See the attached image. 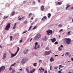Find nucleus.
<instances>
[{"label":"nucleus","mask_w":73,"mask_h":73,"mask_svg":"<svg viewBox=\"0 0 73 73\" xmlns=\"http://www.w3.org/2000/svg\"><path fill=\"white\" fill-rule=\"evenodd\" d=\"M69 7H70V5H68L66 7V10H67V9H68V8H69Z\"/></svg>","instance_id":"nucleus-26"},{"label":"nucleus","mask_w":73,"mask_h":73,"mask_svg":"<svg viewBox=\"0 0 73 73\" xmlns=\"http://www.w3.org/2000/svg\"><path fill=\"white\" fill-rule=\"evenodd\" d=\"M32 15V13H30L29 15V18H30V17H31Z\"/></svg>","instance_id":"nucleus-24"},{"label":"nucleus","mask_w":73,"mask_h":73,"mask_svg":"<svg viewBox=\"0 0 73 73\" xmlns=\"http://www.w3.org/2000/svg\"><path fill=\"white\" fill-rule=\"evenodd\" d=\"M33 24H34V23H32L31 24V25H33Z\"/></svg>","instance_id":"nucleus-57"},{"label":"nucleus","mask_w":73,"mask_h":73,"mask_svg":"<svg viewBox=\"0 0 73 73\" xmlns=\"http://www.w3.org/2000/svg\"><path fill=\"white\" fill-rule=\"evenodd\" d=\"M39 47L40 45H38V43L37 42H36L35 43V46L34 48L35 49H37V48H39Z\"/></svg>","instance_id":"nucleus-5"},{"label":"nucleus","mask_w":73,"mask_h":73,"mask_svg":"<svg viewBox=\"0 0 73 73\" xmlns=\"http://www.w3.org/2000/svg\"><path fill=\"white\" fill-rule=\"evenodd\" d=\"M68 73H73V72H68Z\"/></svg>","instance_id":"nucleus-61"},{"label":"nucleus","mask_w":73,"mask_h":73,"mask_svg":"<svg viewBox=\"0 0 73 73\" xmlns=\"http://www.w3.org/2000/svg\"><path fill=\"white\" fill-rule=\"evenodd\" d=\"M71 61H73V58H71Z\"/></svg>","instance_id":"nucleus-52"},{"label":"nucleus","mask_w":73,"mask_h":73,"mask_svg":"<svg viewBox=\"0 0 73 73\" xmlns=\"http://www.w3.org/2000/svg\"><path fill=\"white\" fill-rule=\"evenodd\" d=\"M14 66L13 64L11 65V67H12V66Z\"/></svg>","instance_id":"nucleus-51"},{"label":"nucleus","mask_w":73,"mask_h":73,"mask_svg":"<svg viewBox=\"0 0 73 73\" xmlns=\"http://www.w3.org/2000/svg\"><path fill=\"white\" fill-rule=\"evenodd\" d=\"M42 39L43 41H46V38H42Z\"/></svg>","instance_id":"nucleus-33"},{"label":"nucleus","mask_w":73,"mask_h":73,"mask_svg":"<svg viewBox=\"0 0 73 73\" xmlns=\"http://www.w3.org/2000/svg\"><path fill=\"white\" fill-rule=\"evenodd\" d=\"M61 4H62L61 2H59L57 3L58 5H61Z\"/></svg>","instance_id":"nucleus-30"},{"label":"nucleus","mask_w":73,"mask_h":73,"mask_svg":"<svg viewBox=\"0 0 73 73\" xmlns=\"http://www.w3.org/2000/svg\"><path fill=\"white\" fill-rule=\"evenodd\" d=\"M5 69V67L4 66H2L0 68V73H1V71Z\"/></svg>","instance_id":"nucleus-7"},{"label":"nucleus","mask_w":73,"mask_h":73,"mask_svg":"<svg viewBox=\"0 0 73 73\" xmlns=\"http://www.w3.org/2000/svg\"><path fill=\"white\" fill-rule=\"evenodd\" d=\"M46 32L48 35H50L53 34V31L52 30L49 29Z\"/></svg>","instance_id":"nucleus-3"},{"label":"nucleus","mask_w":73,"mask_h":73,"mask_svg":"<svg viewBox=\"0 0 73 73\" xmlns=\"http://www.w3.org/2000/svg\"><path fill=\"white\" fill-rule=\"evenodd\" d=\"M48 72L49 73H50V70H48Z\"/></svg>","instance_id":"nucleus-58"},{"label":"nucleus","mask_w":73,"mask_h":73,"mask_svg":"<svg viewBox=\"0 0 73 73\" xmlns=\"http://www.w3.org/2000/svg\"><path fill=\"white\" fill-rule=\"evenodd\" d=\"M71 9H73V7H71Z\"/></svg>","instance_id":"nucleus-62"},{"label":"nucleus","mask_w":73,"mask_h":73,"mask_svg":"<svg viewBox=\"0 0 73 73\" xmlns=\"http://www.w3.org/2000/svg\"><path fill=\"white\" fill-rule=\"evenodd\" d=\"M50 40L52 42H54L56 41V39L55 38H53L51 39Z\"/></svg>","instance_id":"nucleus-9"},{"label":"nucleus","mask_w":73,"mask_h":73,"mask_svg":"<svg viewBox=\"0 0 73 73\" xmlns=\"http://www.w3.org/2000/svg\"><path fill=\"white\" fill-rule=\"evenodd\" d=\"M36 64H37L36 63H35L33 65H34V66H36Z\"/></svg>","instance_id":"nucleus-34"},{"label":"nucleus","mask_w":73,"mask_h":73,"mask_svg":"<svg viewBox=\"0 0 73 73\" xmlns=\"http://www.w3.org/2000/svg\"><path fill=\"white\" fill-rule=\"evenodd\" d=\"M33 4H34V5H35V1H34V2H33Z\"/></svg>","instance_id":"nucleus-45"},{"label":"nucleus","mask_w":73,"mask_h":73,"mask_svg":"<svg viewBox=\"0 0 73 73\" xmlns=\"http://www.w3.org/2000/svg\"><path fill=\"white\" fill-rule=\"evenodd\" d=\"M58 44V42L56 41L54 43V44H55V45H56L57 44Z\"/></svg>","instance_id":"nucleus-32"},{"label":"nucleus","mask_w":73,"mask_h":73,"mask_svg":"<svg viewBox=\"0 0 73 73\" xmlns=\"http://www.w3.org/2000/svg\"><path fill=\"white\" fill-rule=\"evenodd\" d=\"M23 41V39H21V40L20 41V42H22Z\"/></svg>","instance_id":"nucleus-43"},{"label":"nucleus","mask_w":73,"mask_h":73,"mask_svg":"<svg viewBox=\"0 0 73 73\" xmlns=\"http://www.w3.org/2000/svg\"><path fill=\"white\" fill-rule=\"evenodd\" d=\"M50 61H51V62H52V61H54V59L52 57H51L50 59Z\"/></svg>","instance_id":"nucleus-18"},{"label":"nucleus","mask_w":73,"mask_h":73,"mask_svg":"<svg viewBox=\"0 0 73 73\" xmlns=\"http://www.w3.org/2000/svg\"><path fill=\"white\" fill-rule=\"evenodd\" d=\"M19 50H20V48H19V47H17V52H16V53L17 54V53H18V52H19Z\"/></svg>","instance_id":"nucleus-19"},{"label":"nucleus","mask_w":73,"mask_h":73,"mask_svg":"<svg viewBox=\"0 0 73 73\" xmlns=\"http://www.w3.org/2000/svg\"><path fill=\"white\" fill-rule=\"evenodd\" d=\"M48 17L49 19H50V16H52V15H51V14L50 13H49L48 14Z\"/></svg>","instance_id":"nucleus-13"},{"label":"nucleus","mask_w":73,"mask_h":73,"mask_svg":"<svg viewBox=\"0 0 73 73\" xmlns=\"http://www.w3.org/2000/svg\"><path fill=\"white\" fill-rule=\"evenodd\" d=\"M32 39H33V38H31L30 40V42H31V40H32Z\"/></svg>","instance_id":"nucleus-54"},{"label":"nucleus","mask_w":73,"mask_h":73,"mask_svg":"<svg viewBox=\"0 0 73 73\" xmlns=\"http://www.w3.org/2000/svg\"><path fill=\"white\" fill-rule=\"evenodd\" d=\"M6 57H7V54H6V52H5L3 53V56L2 59L3 60H4L5 59V58H6Z\"/></svg>","instance_id":"nucleus-8"},{"label":"nucleus","mask_w":73,"mask_h":73,"mask_svg":"<svg viewBox=\"0 0 73 73\" xmlns=\"http://www.w3.org/2000/svg\"><path fill=\"white\" fill-rule=\"evenodd\" d=\"M15 14V11H13L11 13V16H13Z\"/></svg>","instance_id":"nucleus-15"},{"label":"nucleus","mask_w":73,"mask_h":73,"mask_svg":"<svg viewBox=\"0 0 73 73\" xmlns=\"http://www.w3.org/2000/svg\"><path fill=\"white\" fill-rule=\"evenodd\" d=\"M19 70H22V69H20Z\"/></svg>","instance_id":"nucleus-63"},{"label":"nucleus","mask_w":73,"mask_h":73,"mask_svg":"<svg viewBox=\"0 0 73 73\" xmlns=\"http://www.w3.org/2000/svg\"><path fill=\"white\" fill-rule=\"evenodd\" d=\"M36 28H37V27L36 26H35L33 28V29H36Z\"/></svg>","instance_id":"nucleus-37"},{"label":"nucleus","mask_w":73,"mask_h":73,"mask_svg":"<svg viewBox=\"0 0 73 73\" xmlns=\"http://www.w3.org/2000/svg\"><path fill=\"white\" fill-rule=\"evenodd\" d=\"M59 47H60V48H63L64 46H63V45H62L61 44L60 46Z\"/></svg>","instance_id":"nucleus-39"},{"label":"nucleus","mask_w":73,"mask_h":73,"mask_svg":"<svg viewBox=\"0 0 73 73\" xmlns=\"http://www.w3.org/2000/svg\"><path fill=\"white\" fill-rule=\"evenodd\" d=\"M27 52H28V50H25L24 51V53L25 54H26L27 53Z\"/></svg>","instance_id":"nucleus-21"},{"label":"nucleus","mask_w":73,"mask_h":73,"mask_svg":"<svg viewBox=\"0 0 73 73\" xmlns=\"http://www.w3.org/2000/svg\"><path fill=\"white\" fill-rule=\"evenodd\" d=\"M55 56H58V55H56Z\"/></svg>","instance_id":"nucleus-64"},{"label":"nucleus","mask_w":73,"mask_h":73,"mask_svg":"<svg viewBox=\"0 0 73 73\" xmlns=\"http://www.w3.org/2000/svg\"><path fill=\"white\" fill-rule=\"evenodd\" d=\"M26 61H27V59H26L25 58H23V59L22 60V64L26 63Z\"/></svg>","instance_id":"nucleus-6"},{"label":"nucleus","mask_w":73,"mask_h":73,"mask_svg":"<svg viewBox=\"0 0 73 73\" xmlns=\"http://www.w3.org/2000/svg\"><path fill=\"white\" fill-rule=\"evenodd\" d=\"M22 19V18H19V20H21Z\"/></svg>","instance_id":"nucleus-53"},{"label":"nucleus","mask_w":73,"mask_h":73,"mask_svg":"<svg viewBox=\"0 0 73 73\" xmlns=\"http://www.w3.org/2000/svg\"><path fill=\"white\" fill-rule=\"evenodd\" d=\"M41 37V35L40 34H37L35 37V40H37L38 39H39Z\"/></svg>","instance_id":"nucleus-4"},{"label":"nucleus","mask_w":73,"mask_h":73,"mask_svg":"<svg viewBox=\"0 0 73 73\" xmlns=\"http://www.w3.org/2000/svg\"><path fill=\"white\" fill-rule=\"evenodd\" d=\"M65 56L69 55V53L68 52H66L65 54Z\"/></svg>","instance_id":"nucleus-28"},{"label":"nucleus","mask_w":73,"mask_h":73,"mask_svg":"<svg viewBox=\"0 0 73 73\" xmlns=\"http://www.w3.org/2000/svg\"><path fill=\"white\" fill-rule=\"evenodd\" d=\"M38 70L40 71V73H42V71H41V70H42V71H43V72H44V69H43V68H41L40 69H38Z\"/></svg>","instance_id":"nucleus-10"},{"label":"nucleus","mask_w":73,"mask_h":73,"mask_svg":"<svg viewBox=\"0 0 73 73\" xmlns=\"http://www.w3.org/2000/svg\"><path fill=\"white\" fill-rule=\"evenodd\" d=\"M58 27H62V25L61 24H60L58 25Z\"/></svg>","instance_id":"nucleus-44"},{"label":"nucleus","mask_w":73,"mask_h":73,"mask_svg":"<svg viewBox=\"0 0 73 73\" xmlns=\"http://www.w3.org/2000/svg\"><path fill=\"white\" fill-rule=\"evenodd\" d=\"M10 41H12V39L13 38V36H11L10 37Z\"/></svg>","instance_id":"nucleus-29"},{"label":"nucleus","mask_w":73,"mask_h":73,"mask_svg":"<svg viewBox=\"0 0 73 73\" xmlns=\"http://www.w3.org/2000/svg\"><path fill=\"white\" fill-rule=\"evenodd\" d=\"M26 70L27 71L28 73H29V69L28 68H26Z\"/></svg>","instance_id":"nucleus-27"},{"label":"nucleus","mask_w":73,"mask_h":73,"mask_svg":"<svg viewBox=\"0 0 73 73\" xmlns=\"http://www.w3.org/2000/svg\"><path fill=\"white\" fill-rule=\"evenodd\" d=\"M63 31V29H60L59 30V32H61V31Z\"/></svg>","instance_id":"nucleus-38"},{"label":"nucleus","mask_w":73,"mask_h":73,"mask_svg":"<svg viewBox=\"0 0 73 73\" xmlns=\"http://www.w3.org/2000/svg\"><path fill=\"white\" fill-rule=\"evenodd\" d=\"M10 27H11V23H9L6 26L5 30L6 31H9Z\"/></svg>","instance_id":"nucleus-2"},{"label":"nucleus","mask_w":73,"mask_h":73,"mask_svg":"<svg viewBox=\"0 0 73 73\" xmlns=\"http://www.w3.org/2000/svg\"><path fill=\"white\" fill-rule=\"evenodd\" d=\"M38 3H41V2L40 1V0H38Z\"/></svg>","instance_id":"nucleus-50"},{"label":"nucleus","mask_w":73,"mask_h":73,"mask_svg":"<svg viewBox=\"0 0 73 73\" xmlns=\"http://www.w3.org/2000/svg\"><path fill=\"white\" fill-rule=\"evenodd\" d=\"M24 23L25 24H27V21H25Z\"/></svg>","instance_id":"nucleus-41"},{"label":"nucleus","mask_w":73,"mask_h":73,"mask_svg":"<svg viewBox=\"0 0 73 73\" xmlns=\"http://www.w3.org/2000/svg\"><path fill=\"white\" fill-rule=\"evenodd\" d=\"M46 50H49V48H48V47H47L46 48Z\"/></svg>","instance_id":"nucleus-42"},{"label":"nucleus","mask_w":73,"mask_h":73,"mask_svg":"<svg viewBox=\"0 0 73 73\" xmlns=\"http://www.w3.org/2000/svg\"><path fill=\"white\" fill-rule=\"evenodd\" d=\"M16 63H14L13 64H14V65H16Z\"/></svg>","instance_id":"nucleus-60"},{"label":"nucleus","mask_w":73,"mask_h":73,"mask_svg":"<svg viewBox=\"0 0 73 73\" xmlns=\"http://www.w3.org/2000/svg\"><path fill=\"white\" fill-rule=\"evenodd\" d=\"M58 73H62V72H61V70H59L58 71Z\"/></svg>","instance_id":"nucleus-40"},{"label":"nucleus","mask_w":73,"mask_h":73,"mask_svg":"<svg viewBox=\"0 0 73 73\" xmlns=\"http://www.w3.org/2000/svg\"><path fill=\"white\" fill-rule=\"evenodd\" d=\"M26 32H27V31H25V32L22 33V34H24V33H26Z\"/></svg>","instance_id":"nucleus-36"},{"label":"nucleus","mask_w":73,"mask_h":73,"mask_svg":"<svg viewBox=\"0 0 73 73\" xmlns=\"http://www.w3.org/2000/svg\"><path fill=\"white\" fill-rule=\"evenodd\" d=\"M32 26H31L29 27V29L28 31H29L31 29H32Z\"/></svg>","instance_id":"nucleus-25"},{"label":"nucleus","mask_w":73,"mask_h":73,"mask_svg":"<svg viewBox=\"0 0 73 73\" xmlns=\"http://www.w3.org/2000/svg\"><path fill=\"white\" fill-rule=\"evenodd\" d=\"M57 67H54V68L55 69H57Z\"/></svg>","instance_id":"nucleus-47"},{"label":"nucleus","mask_w":73,"mask_h":73,"mask_svg":"<svg viewBox=\"0 0 73 73\" xmlns=\"http://www.w3.org/2000/svg\"><path fill=\"white\" fill-rule=\"evenodd\" d=\"M41 11H43L44 9V6H42L41 7Z\"/></svg>","instance_id":"nucleus-16"},{"label":"nucleus","mask_w":73,"mask_h":73,"mask_svg":"<svg viewBox=\"0 0 73 73\" xmlns=\"http://www.w3.org/2000/svg\"><path fill=\"white\" fill-rule=\"evenodd\" d=\"M31 20H33V17L31 18Z\"/></svg>","instance_id":"nucleus-56"},{"label":"nucleus","mask_w":73,"mask_h":73,"mask_svg":"<svg viewBox=\"0 0 73 73\" xmlns=\"http://www.w3.org/2000/svg\"><path fill=\"white\" fill-rule=\"evenodd\" d=\"M63 41L64 43H66L68 45H69L71 43V39L69 38H64Z\"/></svg>","instance_id":"nucleus-1"},{"label":"nucleus","mask_w":73,"mask_h":73,"mask_svg":"<svg viewBox=\"0 0 73 73\" xmlns=\"http://www.w3.org/2000/svg\"><path fill=\"white\" fill-rule=\"evenodd\" d=\"M62 66V65H61L59 66L61 67V66Z\"/></svg>","instance_id":"nucleus-59"},{"label":"nucleus","mask_w":73,"mask_h":73,"mask_svg":"<svg viewBox=\"0 0 73 73\" xmlns=\"http://www.w3.org/2000/svg\"><path fill=\"white\" fill-rule=\"evenodd\" d=\"M58 49L59 51H61V50H62V48H61V47H59L58 48Z\"/></svg>","instance_id":"nucleus-22"},{"label":"nucleus","mask_w":73,"mask_h":73,"mask_svg":"<svg viewBox=\"0 0 73 73\" xmlns=\"http://www.w3.org/2000/svg\"><path fill=\"white\" fill-rule=\"evenodd\" d=\"M8 17H9V16H4V19H7V18H8Z\"/></svg>","instance_id":"nucleus-23"},{"label":"nucleus","mask_w":73,"mask_h":73,"mask_svg":"<svg viewBox=\"0 0 73 73\" xmlns=\"http://www.w3.org/2000/svg\"><path fill=\"white\" fill-rule=\"evenodd\" d=\"M35 71V69H33L32 70H31L30 71V72H29V73H33V72H34Z\"/></svg>","instance_id":"nucleus-17"},{"label":"nucleus","mask_w":73,"mask_h":73,"mask_svg":"<svg viewBox=\"0 0 73 73\" xmlns=\"http://www.w3.org/2000/svg\"><path fill=\"white\" fill-rule=\"evenodd\" d=\"M46 20V16H44L43 18L41 19L42 21H45Z\"/></svg>","instance_id":"nucleus-12"},{"label":"nucleus","mask_w":73,"mask_h":73,"mask_svg":"<svg viewBox=\"0 0 73 73\" xmlns=\"http://www.w3.org/2000/svg\"><path fill=\"white\" fill-rule=\"evenodd\" d=\"M0 48H2V46L0 45Z\"/></svg>","instance_id":"nucleus-55"},{"label":"nucleus","mask_w":73,"mask_h":73,"mask_svg":"<svg viewBox=\"0 0 73 73\" xmlns=\"http://www.w3.org/2000/svg\"><path fill=\"white\" fill-rule=\"evenodd\" d=\"M11 58H13L14 56H15L17 54L15 53V54H13L12 53H11Z\"/></svg>","instance_id":"nucleus-11"},{"label":"nucleus","mask_w":73,"mask_h":73,"mask_svg":"<svg viewBox=\"0 0 73 73\" xmlns=\"http://www.w3.org/2000/svg\"><path fill=\"white\" fill-rule=\"evenodd\" d=\"M15 72V69H13L12 70V73H14Z\"/></svg>","instance_id":"nucleus-31"},{"label":"nucleus","mask_w":73,"mask_h":73,"mask_svg":"<svg viewBox=\"0 0 73 73\" xmlns=\"http://www.w3.org/2000/svg\"><path fill=\"white\" fill-rule=\"evenodd\" d=\"M52 66H50V70H51L52 69Z\"/></svg>","instance_id":"nucleus-49"},{"label":"nucleus","mask_w":73,"mask_h":73,"mask_svg":"<svg viewBox=\"0 0 73 73\" xmlns=\"http://www.w3.org/2000/svg\"><path fill=\"white\" fill-rule=\"evenodd\" d=\"M39 62H40V63L42 62V60H40L39 61Z\"/></svg>","instance_id":"nucleus-35"},{"label":"nucleus","mask_w":73,"mask_h":73,"mask_svg":"<svg viewBox=\"0 0 73 73\" xmlns=\"http://www.w3.org/2000/svg\"><path fill=\"white\" fill-rule=\"evenodd\" d=\"M12 68H11V67L9 69V70H12Z\"/></svg>","instance_id":"nucleus-46"},{"label":"nucleus","mask_w":73,"mask_h":73,"mask_svg":"<svg viewBox=\"0 0 73 73\" xmlns=\"http://www.w3.org/2000/svg\"><path fill=\"white\" fill-rule=\"evenodd\" d=\"M16 24H17V23H15L13 27V29H15V27H16Z\"/></svg>","instance_id":"nucleus-20"},{"label":"nucleus","mask_w":73,"mask_h":73,"mask_svg":"<svg viewBox=\"0 0 73 73\" xmlns=\"http://www.w3.org/2000/svg\"><path fill=\"white\" fill-rule=\"evenodd\" d=\"M50 53V51H46V55H49Z\"/></svg>","instance_id":"nucleus-14"},{"label":"nucleus","mask_w":73,"mask_h":73,"mask_svg":"<svg viewBox=\"0 0 73 73\" xmlns=\"http://www.w3.org/2000/svg\"><path fill=\"white\" fill-rule=\"evenodd\" d=\"M70 31L68 32V35H69V34H70Z\"/></svg>","instance_id":"nucleus-48"}]
</instances>
